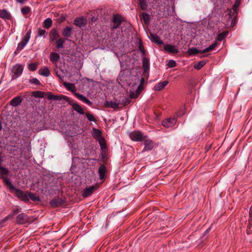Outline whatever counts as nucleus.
I'll use <instances>...</instances> for the list:
<instances>
[{"label": "nucleus", "instance_id": "38", "mask_svg": "<svg viewBox=\"0 0 252 252\" xmlns=\"http://www.w3.org/2000/svg\"><path fill=\"white\" fill-rule=\"evenodd\" d=\"M31 30H29L26 33V35L24 36L22 40L28 43L31 37Z\"/></svg>", "mask_w": 252, "mask_h": 252}, {"label": "nucleus", "instance_id": "13", "mask_svg": "<svg viewBox=\"0 0 252 252\" xmlns=\"http://www.w3.org/2000/svg\"><path fill=\"white\" fill-rule=\"evenodd\" d=\"M63 85L67 90L71 91L74 94L75 93H76V89L75 85L74 84L67 82H63Z\"/></svg>", "mask_w": 252, "mask_h": 252}, {"label": "nucleus", "instance_id": "49", "mask_svg": "<svg viewBox=\"0 0 252 252\" xmlns=\"http://www.w3.org/2000/svg\"><path fill=\"white\" fill-rule=\"evenodd\" d=\"M20 212V210L19 209L16 208L13 210L12 214H10L9 215H12V217L14 215L17 214Z\"/></svg>", "mask_w": 252, "mask_h": 252}, {"label": "nucleus", "instance_id": "47", "mask_svg": "<svg viewBox=\"0 0 252 252\" xmlns=\"http://www.w3.org/2000/svg\"><path fill=\"white\" fill-rule=\"evenodd\" d=\"M12 218V215H8L7 216H6V217H5L4 219H3L1 221H0V223L2 224L4 222H5V221H6L7 220L11 219Z\"/></svg>", "mask_w": 252, "mask_h": 252}, {"label": "nucleus", "instance_id": "31", "mask_svg": "<svg viewBox=\"0 0 252 252\" xmlns=\"http://www.w3.org/2000/svg\"><path fill=\"white\" fill-rule=\"evenodd\" d=\"M202 51H199L195 48L192 47L191 48H189L188 51V53L189 55H195L198 53H202Z\"/></svg>", "mask_w": 252, "mask_h": 252}, {"label": "nucleus", "instance_id": "20", "mask_svg": "<svg viewBox=\"0 0 252 252\" xmlns=\"http://www.w3.org/2000/svg\"><path fill=\"white\" fill-rule=\"evenodd\" d=\"M105 105L106 107L112 108L114 109H116L118 108L119 103L112 101H107L105 103Z\"/></svg>", "mask_w": 252, "mask_h": 252}, {"label": "nucleus", "instance_id": "24", "mask_svg": "<svg viewBox=\"0 0 252 252\" xmlns=\"http://www.w3.org/2000/svg\"><path fill=\"white\" fill-rule=\"evenodd\" d=\"M93 132L92 133L93 136L94 137V138L96 139H98L100 138H101V131L97 129L96 128H93Z\"/></svg>", "mask_w": 252, "mask_h": 252}, {"label": "nucleus", "instance_id": "15", "mask_svg": "<svg viewBox=\"0 0 252 252\" xmlns=\"http://www.w3.org/2000/svg\"><path fill=\"white\" fill-rule=\"evenodd\" d=\"M22 100L20 96H16L11 100L10 104L13 106H17L22 102Z\"/></svg>", "mask_w": 252, "mask_h": 252}, {"label": "nucleus", "instance_id": "9", "mask_svg": "<svg viewBox=\"0 0 252 252\" xmlns=\"http://www.w3.org/2000/svg\"><path fill=\"white\" fill-rule=\"evenodd\" d=\"M144 140V148L143 150L144 151L152 150L155 146L154 142L150 139H146Z\"/></svg>", "mask_w": 252, "mask_h": 252}, {"label": "nucleus", "instance_id": "2", "mask_svg": "<svg viewBox=\"0 0 252 252\" xmlns=\"http://www.w3.org/2000/svg\"><path fill=\"white\" fill-rule=\"evenodd\" d=\"M130 139L134 141L140 142L145 139V136L139 131H134L129 134Z\"/></svg>", "mask_w": 252, "mask_h": 252}, {"label": "nucleus", "instance_id": "43", "mask_svg": "<svg viewBox=\"0 0 252 252\" xmlns=\"http://www.w3.org/2000/svg\"><path fill=\"white\" fill-rule=\"evenodd\" d=\"M167 65L170 68H172L176 66V63L175 61L170 60L168 61Z\"/></svg>", "mask_w": 252, "mask_h": 252}, {"label": "nucleus", "instance_id": "16", "mask_svg": "<svg viewBox=\"0 0 252 252\" xmlns=\"http://www.w3.org/2000/svg\"><path fill=\"white\" fill-rule=\"evenodd\" d=\"M106 173V168L105 165H101L98 169V173L100 179H103L105 177Z\"/></svg>", "mask_w": 252, "mask_h": 252}, {"label": "nucleus", "instance_id": "44", "mask_svg": "<svg viewBox=\"0 0 252 252\" xmlns=\"http://www.w3.org/2000/svg\"><path fill=\"white\" fill-rule=\"evenodd\" d=\"M86 117L89 121H90L91 122H94L95 121V118L92 114L87 112V113H86Z\"/></svg>", "mask_w": 252, "mask_h": 252}, {"label": "nucleus", "instance_id": "4", "mask_svg": "<svg viewBox=\"0 0 252 252\" xmlns=\"http://www.w3.org/2000/svg\"><path fill=\"white\" fill-rule=\"evenodd\" d=\"M97 189L96 185H93L89 187L86 188L82 191V195L83 197H88L91 196L94 192Z\"/></svg>", "mask_w": 252, "mask_h": 252}, {"label": "nucleus", "instance_id": "27", "mask_svg": "<svg viewBox=\"0 0 252 252\" xmlns=\"http://www.w3.org/2000/svg\"><path fill=\"white\" fill-rule=\"evenodd\" d=\"M27 44V43L25 42L24 41H21L17 46V49L16 51L15 52V54L18 53L20 51L22 50L24 47L26 46V45Z\"/></svg>", "mask_w": 252, "mask_h": 252}, {"label": "nucleus", "instance_id": "56", "mask_svg": "<svg viewBox=\"0 0 252 252\" xmlns=\"http://www.w3.org/2000/svg\"><path fill=\"white\" fill-rule=\"evenodd\" d=\"M251 210H252V207H251Z\"/></svg>", "mask_w": 252, "mask_h": 252}, {"label": "nucleus", "instance_id": "32", "mask_svg": "<svg viewBox=\"0 0 252 252\" xmlns=\"http://www.w3.org/2000/svg\"><path fill=\"white\" fill-rule=\"evenodd\" d=\"M58 37V34L57 33V31L55 29L51 30L50 33V37L52 40H54Z\"/></svg>", "mask_w": 252, "mask_h": 252}, {"label": "nucleus", "instance_id": "23", "mask_svg": "<svg viewBox=\"0 0 252 252\" xmlns=\"http://www.w3.org/2000/svg\"><path fill=\"white\" fill-rule=\"evenodd\" d=\"M1 178L3 180V182L6 186L8 187L9 189L10 190H15L16 188L12 184L11 182L8 179H6L4 177L2 176Z\"/></svg>", "mask_w": 252, "mask_h": 252}, {"label": "nucleus", "instance_id": "52", "mask_svg": "<svg viewBox=\"0 0 252 252\" xmlns=\"http://www.w3.org/2000/svg\"><path fill=\"white\" fill-rule=\"evenodd\" d=\"M52 24V21L51 18H48V28L51 26Z\"/></svg>", "mask_w": 252, "mask_h": 252}, {"label": "nucleus", "instance_id": "1", "mask_svg": "<svg viewBox=\"0 0 252 252\" xmlns=\"http://www.w3.org/2000/svg\"><path fill=\"white\" fill-rule=\"evenodd\" d=\"M125 21V18L120 14L117 13L113 15L110 23V28L111 31L119 28L123 22Z\"/></svg>", "mask_w": 252, "mask_h": 252}, {"label": "nucleus", "instance_id": "25", "mask_svg": "<svg viewBox=\"0 0 252 252\" xmlns=\"http://www.w3.org/2000/svg\"><path fill=\"white\" fill-rule=\"evenodd\" d=\"M29 198H30L33 201H39L40 198L38 196L32 192H28Z\"/></svg>", "mask_w": 252, "mask_h": 252}, {"label": "nucleus", "instance_id": "55", "mask_svg": "<svg viewBox=\"0 0 252 252\" xmlns=\"http://www.w3.org/2000/svg\"><path fill=\"white\" fill-rule=\"evenodd\" d=\"M126 25H127V26H130V24L129 22H127V23H126Z\"/></svg>", "mask_w": 252, "mask_h": 252}, {"label": "nucleus", "instance_id": "33", "mask_svg": "<svg viewBox=\"0 0 252 252\" xmlns=\"http://www.w3.org/2000/svg\"><path fill=\"white\" fill-rule=\"evenodd\" d=\"M228 34L227 32H222L218 34L217 40L220 41L223 40Z\"/></svg>", "mask_w": 252, "mask_h": 252}, {"label": "nucleus", "instance_id": "10", "mask_svg": "<svg viewBox=\"0 0 252 252\" xmlns=\"http://www.w3.org/2000/svg\"><path fill=\"white\" fill-rule=\"evenodd\" d=\"M164 49L170 53H178L179 52L178 48L175 45L167 44L164 47Z\"/></svg>", "mask_w": 252, "mask_h": 252}, {"label": "nucleus", "instance_id": "22", "mask_svg": "<svg viewBox=\"0 0 252 252\" xmlns=\"http://www.w3.org/2000/svg\"><path fill=\"white\" fill-rule=\"evenodd\" d=\"M142 65L144 71L146 72L149 70L150 67L149 60L147 57H144L142 61Z\"/></svg>", "mask_w": 252, "mask_h": 252}, {"label": "nucleus", "instance_id": "34", "mask_svg": "<svg viewBox=\"0 0 252 252\" xmlns=\"http://www.w3.org/2000/svg\"><path fill=\"white\" fill-rule=\"evenodd\" d=\"M206 64V62L205 61H200L194 65V68L197 70L201 69L202 67H203Z\"/></svg>", "mask_w": 252, "mask_h": 252}, {"label": "nucleus", "instance_id": "46", "mask_svg": "<svg viewBox=\"0 0 252 252\" xmlns=\"http://www.w3.org/2000/svg\"><path fill=\"white\" fill-rule=\"evenodd\" d=\"M46 31L44 29H39L38 30V36H41L45 34Z\"/></svg>", "mask_w": 252, "mask_h": 252}, {"label": "nucleus", "instance_id": "5", "mask_svg": "<svg viewBox=\"0 0 252 252\" xmlns=\"http://www.w3.org/2000/svg\"><path fill=\"white\" fill-rule=\"evenodd\" d=\"M176 123L177 119L175 117L169 118L163 120L162 122V125L166 128H172Z\"/></svg>", "mask_w": 252, "mask_h": 252}, {"label": "nucleus", "instance_id": "39", "mask_svg": "<svg viewBox=\"0 0 252 252\" xmlns=\"http://www.w3.org/2000/svg\"><path fill=\"white\" fill-rule=\"evenodd\" d=\"M21 12L22 13L25 15L29 13L31 11V8L29 6H25L21 8Z\"/></svg>", "mask_w": 252, "mask_h": 252}, {"label": "nucleus", "instance_id": "36", "mask_svg": "<svg viewBox=\"0 0 252 252\" xmlns=\"http://www.w3.org/2000/svg\"><path fill=\"white\" fill-rule=\"evenodd\" d=\"M139 4L142 10H145L147 7V2L146 0H139Z\"/></svg>", "mask_w": 252, "mask_h": 252}, {"label": "nucleus", "instance_id": "48", "mask_svg": "<svg viewBox=\"0 0 252 252\" xmlns=\"http://www.w3.org/2000/svg\"><path fill=\"white\" fill-rule=\"evenodd\" d=\"M40 74L44 76H47V68H45Z\"/></svg>", "mask_w": 252, "mask_h": 252}, {"label": "nucleus", "instance_id": "12", "mask_svg": "<svg viewBox=\"0 0 252 252\" xmlns=\"http://www.w3.org/2000/svg\"><path fill=\"white\" fill-rule=\"evenodd\" d=\"M168 84V81H164L162 82H159L158 83L156 84L154 87V90L156 91H159L163 89L167 84Z\"/></svg>", "mask_w": 252, "mask_h": 252}, {"label": "nucleus", "instance_id": "29", "mask_svg": "<svg viewBox=\"0 0 252 252\" xmlns=\"http://www.w3.org/2000/svg\"><path fill=\"white\" fill-rule=\"evenodd\" d=\"M217 45V42H214L213 44H212V45H210L207 48H206L204 49L203 50H202L201 53H206V52H209V51L213 50L216 47Z\"/></svg>", "mask_w": 252, "mask_h": 252}, {"label": "nucleus", "instance_id": "8", "mask_svg": "<svg viewBox=\"0 0 252 252\" xmlns=\"http://www.w3.org/2000/svg\"><path fill=\"white\" fill-rule=\"evenodd\" d=\"M74 24L77 27L82 28L86 26L87 23V20L83 16L76 18L74 20Z\"/></svg>", "mask_w": 252, "mask_h": 252}, {"label": "nucleus", "instance_id": "54", "mask_svg": "<svg viewBox=\"0 0 252 252\" xmlns=\"http://www.w3.org/2000/svg\"><path fill=\"white\" fill-rule=\"evenodd\" d=\"M1 128H2V126H1V122H0V131L1 130Z\"/></svg>", "mask_w": 252, "mask_h": 252}, {"label": "nucleus", "instance_id": "7", "mask_svg": "<svg viewBox=\"0 0 252 252\" xmlns=\"http://www.w3.org/2000/svg\"><path fill=\"white\" fill-rule=\"evenodd\" d=\"M30 219L27 215L25 213H21L17 216L16 221L18 224H23L30 221Z\"/></svg>", "mask_w": 252, "mask_h": 252}, {"label": "nucleus", "instance_id": "41", "mask_svg": "<svg viewBox=\"0 0 252 252\" xmlns=\"http://www.w3.org/2000/svg\"><path fill=\"white\" fill-rule=\"evenodd\" d=\"M29 82L31 84H33L36 85H39L40 84L39 81L35 78H32L30 79L29 80Z\"/></svg>", "mask_w": 252, "mask_h": 252}, {"label": "nucleus", "instance_id": "50", "mask_svg": "<svg viewBox=\"0 0 252 252\" xmlns=\"http://www.w3.org/2000/svg\"><path fill=\"white\" fill-rule=\"evenodd\" d=\"M139 49L140 50V51L143 54H145V50H144V47L143 46L140 44L139 45Z\"/></svg>", "mask_w": 252, "mask_h": 252}, {"label": "nucleus", "instance_id": "17", "mask_svg": "<svg viewBox=\"0 0 252 252\" xmlns=\"http://www.w3.org/2000/svg\"><path fill=\"white\" fill-rule=\"evenodd\" d=\"M74 95L81 101H83V102H85L87 103L88 105H91L92 104L91 102L85 96L83 95L82 94H80L75 93Z\"/></svg>", "mask_w": 252, "mask_h": 252}, {"label": "nucleus", "instance_id": "11", "mask_svg": "<svg viewBox=\"0 0 252 252\" xmlns=\"http://www.w3.org/2000/svg\"><path fill=\"white\" fill-rule=\"evenodd\" d=\"M63 203V201L59 197H56L51 200L50 204L53 207H58Z\"/></svg>", "mask_w": 252, "mask_h": 252}, {"label": "nucleus", "instance_id": "42", "mask_svg": "<svg viewBox=\"0 0 252 252\" xmlns=\"http://www.w3.org/2000/svg\"><path fill=\"white\" fill-rule=\"evenodd\" d=\"M37 64L36 63H32L29 64V69L31 71H34L37 68Z\"/></svg>", "mask_w": 252, "mask_h": 252}, {"label": "nucleus", "instance_id": "37", "mask_svg": "<svg viewBox=\"0 0 252 252\" xmlns=\"http://www.w3.org/2000/svg\"><path fill=\"white\" fill-rule=\"evenodd\" d=\"M142 19L145 22V23H148L150 21V16L146 13H143L142 15Z\"/></svg>", "mask_w": 252, "mask_h": 252}, {"label": "nucleus", "instance_id": "40", "mask_svg": "<svg viewBox=\"0 0 252 252\" xmlns=\"http://www.w3.org/2000/svg\"><path fill=\"white\" fill-rule=\"evenodd\" d=\"M64 41L62 39H59L56 41V47L58 48H62Z\"/></svg>", "mask_w": 252, "mask_h": 252}, {"label": "nucleus", "instance_id": "28", "mask_svg": "<svg viewBox=\"0 0 252 252\" xmlns=\"http://www.w3.org/2000/svg\"><path fill=\"white\" fill-rule=\"evenodd\" d=\"M100 148L101 149H105L106 148V144L105 139L102 137L99 139H97Z\"/></svg>", "mask_w": 252, "mask_h": 252}, {"label": "nucleus", "instance_id": "26", "mask_svg": "<svg viewBox=\"0 0 252 252\" xmlns=\"http://www.w3.org/2000/svg\"><path fill=\"white\" fill-rule=\"evenodd\" d=\"M46 94L45 92L37 91L32 92V95L35 97L42 98Z\"/></svg>", "mask_w": 252, "mask_h": 252}, {"label": "nucleus", "instance_id": "3", "mask_svg": "<svg viewBox=\"0 0 252 252\" xmlns=\"http://www.w3.org/2000/svg\"><path fill=\"white\" fill-rule=\"evenodd\" d=\"M15 191V195L21 200L28 202L29 201V196H28V192L29 191H24L22 190L16 189Z\"/></svg>", "mask_w": 252, "mask_h": 252}, {"label": "nucleus", "instance_id": "51", "mask_svg": "<svg viewBox=\"0 0 252 252\" xmlns=\"http://www.w3.org/2000/svg\"><path fill=\"white\" fill-rule=\"evenodd\" d=\"M43 27L47 29V18L44 20Z\"/></svg>", "mask_w": 252, "mask_h": 252}, {"label": "nucleus", "instance_id": "18", "mask_svg": "<svg viewBox=\"0 0 252 252\" xmlns=\"http://www.w3.org/2000/svg\"><path fill=\"white\" fill-rule=\"evenodd\" d=\"M73 109L80 114H84V111L81 106L77 102L73 103L72 104Z\"/></svg>", "mask_w": 252, "mask_h": 252}, {"label": "nucleus", "instance_id": "35", "mask_svg": "<svg viewBox=\"0 0 252 252\" xmlns=\"http://www.w3.org/2000/svg\"><path fill=\"white\" fill-rule=\"evenodd\" d=\"M48 99L53 100H61V96L54 95L52 94L51 93L48 92Z\"/></svg>", "mask_w": 252, "mask_h": 252}, {"label": "nucleus", "instance_id": "19", "mask_svg": "<svg viewBox=\"0 0 252 252\" xmlns=\"http://www.w3.org/2000/svg\"><path fill=\"white\" fill-rule=\"evenodd\" d=\"M0 18L4 19H10L11 15L6 9H2L0 11Z\"/></svg>", "mask_w": 252, "mask_h": 252}, {"label": "nucleus", "instance_id": "30", "mask_svg": "<svg viewBox=\"0 0 252 252\" xmlns=\"http://www.w3.org/2000/svg\"><path fill=\"white\" fill-rule=\"evenodd\" d=\"M60 58V56L58 53H52L50 55V59L52 62H55Z\"/></svg>", "mask_w": 252, "mask_h": 252}, {"label": "nucleus", "instance_id": "21", "mask_svg": "<svg viewBox=\"0 0 252 252\" xmlns=\"http://www.w3.org/2000/svg\"><path fill=\"white\" fill-rule=\"evenodd\" d=\"M72 30L71 27H66L63 31V35L66 37H70L72 33Z\"/></svg>", "mask_w": 252, "mask_h": 252}, {"label": "nucleus", "instance_id": "14", "mask_svg": "<svg viewBox=\"0 0 252 252\" xmlns=\"http://www.w3.org/2000/svg\"><path fill=\"white\" fill-rule=\"evenodd\" d=\"M151 40L153 42L158 45L163 44V41L160 39L159 37L157 34L151 33Z\"/></svg>", "mask_w": 252, "mask_h": 252}, {"label": "nucleus", "instance_id": "45", "mask_svg": "<svg viewBox=\"0 0 252 252\" xmlns=\"http://www.w3.org/2000/svg\"><path fill=\"white\" fill-rule=\"evenodd\" d=\"M240 4V2L239 1V0H236L235 3L232 8V9L233 10L234 12H237V7L239 6Z\"/></svg>", "mask_w": 252, "mask_h": 252}, {"label": "nucleus", "instance_id": "6", "mask_svg": "<svg viewBox=\"0 0 252 252\" xmlns=\"http://www.w3.org/2000/svg\"><path fill=\"white\" fill-rule=\"evenodd\" d=\"M23 71V67L21 64H16L12 69L13 73L12 79H15L20 76Z\"/></svg>", "mask_w": 252, "mask_h": 252}, {"label": "nucleus", "instance_id": "53", "mask_svg": "<svg viewBox=\"0 0 252 252\" xmlns=\"http://www.w3.org/2000/svg\"><path fill=\"white\" fill-rule=\"evenodd\" d=\"M26 0H16L17 2L21 4L24 3Z\"/></svg>", "mask_w": 252, "mask_h": 252}]
</instances>
